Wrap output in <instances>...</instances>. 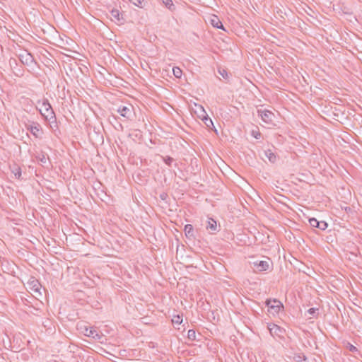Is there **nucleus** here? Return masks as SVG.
<instances>
[{
	"mask_svg": "<svg viewBox=\"0 0 362 362\" xmlns=\"http://www.w3.org/2000/svg\"><path fill=\"white\" fill-rule=\"evenodd\" d=\"M327 226L328 224L327 222L324 221H318V224L317 226V228L320 229L321 230H325L327 229Z\"/></svg>",
	"mask_w": 362,
	"mask_h": 362,
	"instance_id": "obj_24",
	"label": "nucleus"
},
{
	"mask_svg": "<svg viewBox=\"0 0 362 362\" xmlns=\"http://www.w3.org/2000/svg\"><path fill=\"white\" fill-rule=\"evenodd\" d=\"M21 61L23 63L29 65L33 62L34 58L30 53H26L25 55H21Z\"/></svg>",
	"mask_w": 362,
	"mask_h": 362,
	"instance_id": "obj_15",
	"label": "nucleus"
},
{
	"mask_svg": "<svg viewBox=\"0 0 362 362\" xmlns=\"http://www.w3.org/2000/svg\"><path fill=\"white\" fill-rule=\"evenodd\" d=\"M253 264V269L255 270H257L258 272H264L267 271L269 268L270 264V259H268L267 260H259V261H255L252 262Z\"/></svg>",
	"mask_w": 362,
	"mask_h": 362,
	"instance_id": "obj_5",
	"label": "nucleus"
},
{
	"mask_svg": "<svg viewBox=\"0 0 362 362\" xmlns=\"http://www.w3.org/2000/svg\"><path fill=\"white\" fill-rule=\"evenodd\" d=\"M2 341H3V345L5 348L8 349V347L10 346V341L8 340V341L7 343L5 342L4 339H2Z\"/></svg>",
	"mask_w": 362,
	"mask_h": 362,
	"instance_id": "obj_31",
	"label": "nucleus"
},
{
	"mask_svg": "<svg viewBox=\"0 0 362 362\" xmlns=\"http://www.w3.org/2000/svg\"><path fill=\"white\" fill-rule=\"evenodd\" d=\"M27 129L35 136L36 138H39L42 134V128L38 123H33V124L28 125Z\"/></svg>",
	"mask_w": 362,
	"mask_h": 362,
	"instance_id": "obj_8",
	"label": "nucleus"
},
{
	"mask_svg": "<svg viewBox=\"0 0 362 362\" xmlns=\"http://www.w3.org/2000/svg\"><path fill=\"white\" fill-rule=\"evenodd\" d=\"M111 16L112 18L117 20V21H120L121 19H122V14L119 13V10L117 9H112L111 11Z\"/></svg>",
	"mask_w": 362,
	"mask_h": 362,
	"instance_id": "obj_19",
	"label": "nucleus"
},
{
	"mask_svg": "<svg viewBox=\"0 0 362 362\" xmlns=\"http://www.w3.org/2000/svg\"><path fill=\"white\" fill-rule=\"evenodd\" d=\"M161 158L164 163L168 166H171L173 163L174 162V158L170 156H161Z\"/></svg>",
	"mask_w": 362,
	"mask_h": 362,
	"instance_id": "obj_21",
	"label": "nucleus"
},
{
	"mask_svg": "<svg viewBox=\"0 0 362 362\" xmlns=\"http://www.w3.org/2000/svg\"><path fill=\"white\" fill-rule=\"evenodd\" d=\"M218 73L222 76L223 78L227 79L228 78V74L226 70L219 69Z\"/></svg>",
	"mask_w": 362,
	"mask_h": 362,
	"instance_id": "obj_27",
	"label": "nucleus"
},
{
	"mask_svg": "<svg viewBox=\"0 0 362 362\" xmlns=\"http://www.w3.org/2000/svg\"><path fill=\"white\" fill-rule=\"evenodd\" d=\"M184 231H185L187 238H188L189 240L195 239L194 230V228H193L192 225H191V224L185 225Z\"/></svg>",
	"mask_w": 362,
	"mask_h": 362,
	"instance_id": "obj_12",
	"label": "nucleus"
},
{
	"mask_svg": "<svg viewBox=\"0 0 362 362\" xmlns=\"http://www.w3.org/2000/svg\"><path fill=\"white\" fill-rule=\"evenodd\" d=\"M349 351L354 352V351H357V349L356 346H354V345L352 344H350V346H349Z\"/></svg>",
	"mask_w": 362,
	"mask_h": 362,
	"instance_id": "obj_33",
	"label": "nucleus"
},
{
	"mask_svg": "<svg viewBox=\"0 0 362 362\" xmlns=\"http://www.w3.org/2000/svg\"><path fill=\"white\" fill-rule=\"evenodd\" d=\"M8 168L12 174H13L14 177L17 179H20L21 176V168L13 161L11 163H8Z\"/></svg>",
	"mask_w": 362,
	"mask_h": 362,
	"instance_id": "obj_9",
	"label": "nucleus"
},
{
	"mask_svg": "<svg viewBox=\"0 0 362 362\" xmlns=\"http://www.w3.org/2000/svg\"><path fill=\"white\" fill-rule=\"evenodd\" d=\"M163 4L170 11H173L175 9V6L172 1V0H162Z\"/></svg>",
	"mask_w": 362,
	"mask_h": 362,
	"instance_id": "obj_20",
	"label": "nucleus"
},
{
	"mask_svg": "<svg viewBox=\"0 0 362 362\" xmlns=\"http://www.w3.org/2000/svg\"><path fill=\"white\" fill-rule=\"evenodd\" d=\"M187 338L192 341L196 339V332L194 329H189L187 332Z\"/></svg>",
	"mask_w": 362,
	"mask_h": 362,
	"instance_id": "obj_25",
	"label": "nucleus"
},
{
	"mask_svg": "<svg viewBox=\"0 0 362 362\" xmlns=\"http://www.w3.org/2000/svg\"><path fill=\"white\" fill-rule=\"evenodd\" d=\"M310 225L313 228H317L318 221L315 218H310L308 220Z\"/></svg>",
	"mask_w": 362,
	"mask_h": 362,
	"instance_id": "obj_26",
	"label": "nucleus"
},
{
	"mask_svg": "<svg viewBox=\"0 0 362 362\" xmlns=\"http://www.w3.org/2000/svg\"><path fill=\"white\" fill-rule=\"evenodd\" d=\"M318 310L317 308H311L310 309L308 310V313L310 315H314L316 312Z\"/></svg>",
	"mask_w": 362,
	"mask_h": 362,
	"instance_id": "obj_29",
	"label": "nucleus"
},
{
	"mask_svg": "<svg viewBox=\"0 0 362 362\" xmlns=\"http://www.w3.org/2000/svg\"><path fill=\"white\" fill-rule=\"evenodd\" d=\"M166 197H167V194H165V193L161 194L160 195V197L162 199H165L166 198Z\"/></svg>",
	"mask_w": 362,
	"mask_h": 362,
	"instance_id": "obj_34",
	"label": "nucleus"
},
{
	"mask_svg": "<svg viewBox=\"0 0 362 362\" xmlns=\"http://www.w3.org/2000/svg\"><path fill=\"white\" fill-rule=\"evenodd\" d=\"M264 155L271 163H274L276 161V156L271 150L265 151Z\"/></svg>",
	"mask_w": 362,
	"mask_h": 362,
	"instance_id": "obj_17",
	"label": "nucleus"
},
{
	"mask_svg": "<svg viewBox=\"0 0 362 362\" xmlns=\"http://www.w3.org/2000/svg\"><path fill=\"white\" fill-rule=\"evenodd\" d=\"M36 158L37 159V160L42 164V165H45L47 163V160L48 159V157L47 156V155L45 153H44L43 152H41L40 153H39L37 156H36Z\"/></svg>",
	"mask_w": 362,
	"mask_h": 362,
	"instance_id": "obj_18",
	"label": "nucleus"
},
{
	"mask_svg": "<svg viewBox=\"0 0 362 362\" xmlns=\"http://www.w3.org/2000/svg\"><path fill=\"white\" fill-rule=\"evenodd\" d=\"M117 112L121 116L128 119H131L134 115V107L132 105H120L117 109Z\"/></svg>",
	"mask_w": 362,
	"mask_h": 362,
	"instance_id": "obj_3",
	"label": "nucleus"
},
{
	"mask_svg": "<svg viewBox=\"0 0 362 362\" xmlns=\"http://www.w3.org/2000/svg\"><path fill=\"white\" fill-rule=\"evenodd\" d=\"M42 116L49 123H56V117L53 109L47 100H44L39 107Z\"/></svg>",
	"mask_w": 362,
	"mask_h": 362,
	"instance_id": "obj_1",
	"label": "nucleus"
},
{
	"mask_svg": "<svg viewBox=\"0 0 362 362\" xmlns=\"http://www.w3.org/2000/svg\"><path fill=\"white\" fill-rule=\"evenodd\" d=\"M268 329L273 337L276 336L278 337H283V335L285 332L284 329L273 323H271L268 325Z\"/></svg>",
	"mask_w": 362,
	"mask_h": 362,
	"instance_id": "obj_6",
	"label": "nucleus"
},
{
	"mask_svg": "<svg viewBox=\"0 0 362 362\" xmlns=\"http://www.w3.org/2000/svg\"><path fill=\"white\" fill-rule=\"evenodd\" d=\"M295 360L297 361V362H305L306 361V358H303L302 359V357L300 356H298L297 357H295Z\"/></svg>",
	"mask_w": 362,
	"mask_h": 362,
	"instance_id": "obj_30",
	"label": "nucleus"
},
{
	"mask_svg": "<svg viewBox=\"0 0 362 362\" xmlns=\"http://www.w3.org/2000/svg\"><path fill=\"white\" fill-rule=\"evenodd\" d=\"M84 335L87 337H93V339H100V336L97 333L96 330L93 328H86Z\"/></svg>",
	"mask_w": 362,
	"mask_h": 362,
	"instance_id": "obj_13",
	"label": "nucleus"
},
{
	"mask_svg": "<svg viewBox=\"0 0 362 362\" xmlns=\"http://www.w3.org/2000/svg\"><path fill=\"white\" fill-rule=\"evenodd\" d=\"M211 24L214 27L220 29H223V25L216 16H214L211 19Z\"/></svg>",
	"mask_w": 362,
	"mask_h": 362,
	"instance_id": "obj_16",
	"label": "nucleus"
},
{
	"mask_svg": "<svg viewBox=\"0 0 362 362\" xmlns=\"http://www.w3.org/2000/svg\"><path fill=\"white\" fill-rule=\"evenodd\" d=\"M199 108L200 109L202 114L199 115V117L201 118L206 126L209 128H210L211 126L214 127L213 122L211 118L209 117V116L206 115L204 109L202 105H199Z\"/></svg>",
	"mask_w": 362,
	"mask_h": 362,
	"instance_id": "obj_11",
	"label": "nucleus"
},
{
	"mask_svg": "<svg viewBox=\"0 0 362 362\" xmlns=\"http://www.w3.org/2000/svg\"><path fill=\"white\" fill-rule=\"evenodd\" d=\"M252 135L256 138V139H259L261 136V134L259 132H252Z\"/></svg>",
	"mask_w": 362,
	"mask_h": 362,
	"instance_id": "obj_32",
	"label": "nucleus"
},
{
	"mask_svg": "<svg viewBox=\"0 0 362 362\" xmlns=\"http://www.w3.org/2000/svg\"><path fill=\"white\" fill-rule=\"evenodd\" d=\"M182 321V318L177 315V317H175L174 319H173V322L175 324L180 325Z\"/></svg>",
	"mask_w": 362,
	"mask_h": 362,
	"instance_id": "obj_28",
	"label": "nucleus"
},
{
	"mask_svg": "<svg viewBox=\"0 0 362 362\" xmlns=\"http://www.w3.org/2000/svg\"><path fill=\"white\" fill-rule=\"evenodd\" d=\"M28 286L31 291L40 293V290L41 288V285L38 280H37L34 277H32L29 279L28 282Z\"/></svg>",
	"mask_w": 362,
	"mask_h": 362,
	"instance_id": "obj_10",
	"label": "nucleus"
},
{
	"mask_svg": "<svg viewBox=\"0 0 362 362\" xmlns=\"http://www.w3.org/2000/svg\"><path fill=\"white\" fill-rule=\"evenodd\" d=\"M258 115L261 117V119L266 124H273V119L274 117V115L272 112L264 110H259L257 111Z\"/></svg>",
	"mask_w": 362,
	"mask_h": 362,
	"instance_id": "obj_4",
	"label": "nucleus"
},
{
	"mask_svg": "<svg viewBox=\"0 0 362 362\" xmlns=\"http://www.w3.org/2000/svg\"><path fill=\"white\" fill-rule=\"evenodd\" d=\"M173 71L174 76L176 78H181L182 71L179 67H177V66L173 67Z\"/></svg>",
	"mask_w": 362,
	"mask_h": 362,
	"instance_id": "obj_23",
	"label": "nucleus"
},
{
	"mask_svg": "<svg viewBox=\"0 0 362 362\" xmlns=\"http://www.w3.org/2000/svg\"><path fill=\"white\" fill-rule=\"evenodd\" d=\"M16 264L13 262H9L7 259H1V271L6 274L14 272Z\"/></svg>",
	"mask_w": 362,
	"mask_h": 362,
	"instance_id": "obj_7",
	"label": "nucleus"
},
{
	"mask_svg": "<svg viewBox=\"0 0 362 362\" xmlns=\"http://www.w3.org/2000/svg\"><path fill=\"white\" fill-rule=\"evenodd\" d=\"M265 304L268 307V311L274 315L279 313L281 308L283 307L282 303L276 299H267Z\"/></svg>",
	"mask_w": 362,
	"mask_h": 362,
	"instance_id": "obj_2",
	"label": "nucleus"
},
{
	"mask_svg": "<svg viewBox=\"0 0 362 362\" xmlns=\"http://www.w3.org/2000/svg\"><path fill=\"white\" fill-rule=\"evenodd\" d=\"M206 229L209 230L211 233L216 231L217 229V224L216 221L212 218H210L208 221L207 225H206Z\"/></svg>",
	"mask_w": 362,
	"mask_h": 362,
	"instance_id": "obj_14",
	"label": "nucleus"
},
{
	"mask_svg": "<svg viewBox=\"0 0 362 362\" xmlns=\"http://www.w3.org/2000/svg\"><path fill=\"white\" fill-rule=\"evenodd\" d=\"M129 1L139 8H144L145 6L144 0H129Z\"/></svg>",
	"mask_w": 362,
	"mask_h": 362,
	"instance_id": "obj_22",
	"label": "nucleus"
}]
</instances>
